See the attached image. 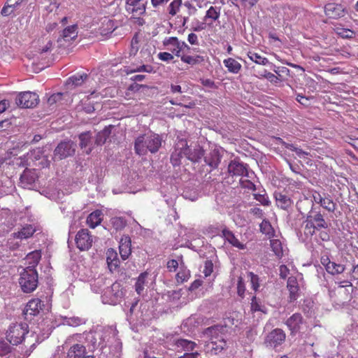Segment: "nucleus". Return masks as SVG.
<instances>
[{"mask_svg":"<svg viewBox=\"0 0 358 358\" xmlns=\"http://www.w3.org/2000/svg\"><path fill=\"white\" fill-rule=\"evenodd\" d=\"M178 57H180V60L182 62L189 64L191 66L201 64L205 61L204 57L201 55L192 56L189 55H185L184 53H180V56H179Z\"/></svg>","mask_w":358,"mask_h":358,"instance_id":"33","label":"nucleus"},{"mask_svg":"<svg viewBox=\"0 0 358 358\" xmlns=\"http://www.w3.org/2000/svg\"><path fill=\"white\" fill-rule=\"evenodd\" d=\"M189 276L190 273L189 270L180 268L179 272L176 274L177 282L179 283H182L185 281H187Z\"/></svg>","mask_w":358,"mask_h":358,"instance_id":"51","label":"nucleus"},{"mask_svg":"<svg viewBox=\"0 0 358 358\" xmlns=\"http://www.w3.org/2000/svg\"><path fill=\"white\" fill-rule=\"evenodd\" d=\"M92 236L87 229H80L76 236V246L81 251L89 250L92 245Z\"/></svg>","mask_w":358,"mask_h":358,"instance_id":"13","label":"nucleus"},{"mask_svg":"<svg viewBox=\"0 0 358 358\" xmlns=\"http://www.w3.org/2000/svg\"><path fill=\"white\" fill-rule=\"evenodd\" d=\"M155 278L147 271L141 273L135 284V291L152 290L155 288Z\"/></svg>","mask_w":358,"mask_h":358,"instance_id":"11","label":"nucleus"},{"mask_svg":"<svg viewBox=\"0 0 358 358\" xmlns=\"http://www.w3.org/2000/svg\"><path fill=\"white\" fill-rule=\"evenodd\" d=\"M287 288L289 291H298V282L295 277L291 276L287 280Z\"/></svg>","mask_w":358,"mask_h":358,"instance_id":"59","label":"nucleus"},{"mask_svg":"<svg viewBox=\"0 0 358 358\" xmlns=\"http://www.w3.org/2000/svg\"><path fill=\"white\" fill-rule=\"evenodd\" d=\"M305 323L301 313H296L290 316L286 320V325L291 331V335H295L299 333L301 329V326Z\"/></svg>","mask_w":358,"mask_h":358,"instance_id":"15","label":"nucleus"},{"mask_svg":"<svg viewBox=\"0 0 358 358\" xmlns=\"http://www.w3.org/2000/svg\"><path fill=\"white\" fill-rule=\"evenodd\" d=\"M222 237L234 247L240 250H244L245 248V245L238 241L231 231L224 228L222 229Z\"/></svg>","mask_w":358,"mask_h":358,"instance_id":"21","label":"nucleus"},{"mask_svg":"<svg viewBox=\"0 0 358 358\" xmlns=\"http://www.w3.org/2000/svg\"><path fill=\"white\" fill-rule=\"evenodd\" d=\"M163 45L172 54L177 57L180 56V53L186 49L190 50V47L185 42H180L176 36L166 37L162 41Z\"/></svg>","mask_w":358,"mask_h":358,"instance_id":"9","label":"nucleus"},{"mask_svg":"<svg viewBox=\"0 0 358 358\" xmlns=\"http://www.w3.org/2000/svg\"><path fill=\"white\" fill-rule=\"evenodd\" d=\"M221 15V7L210 6L203 17V21L199 23L192 29L194 31H200L206 27L211 28L214 27L216 22H220L219 19Z\"/></svg>","mask_w":358,"mask_h":358,"instance_id":"5","label":"nucleus"},{"mask_svg":"<svg viewBox=\"0 0 358 358\" xmlns=\"http://www.w3.org/2000/svg\"><path fill=\"white\" fill-rule=\"evenodd\" d=\"M41 258V253L40 250H34L29 252L25 258L26 268L35 269Z\"/></svg>","mask_w":358,"mask_h":358,"instance_id":"27","label":"nucleus"},{"mask_svg":"<svg viewBox=\"0 0 358 358\" xmlns=\"http://www.w3.org/2000/svg\"><path fill=\"white\" fill-rule=\"evenodd\" d=\"M39 102L38 95L32 92L27 91L18 93L16 99V104L21 108H31L36 106Z\"/></svg>","mask_w":358,"mask_h":358,"instance_id":"7","label":"nucleus"},{"mask_svg":"<svg viewBox=\"0 0 358 358\" xmlns=\"http://www.w3.org/2000/svg\"><path fill=\"white\" fill-rule=\"evenodd\" d=\"M224 331V327L220 325H214L206 328L204 330V335L210 338V341L216 339H220L223 337L222 331Z\"/></svg>","mask_w":358,"mask_h":358,"instance_id":"22","label":"nucleus"},{"mask_svg":"<svg viewBox=\"0 0 358 358\" xmlns=\"http://www.w3.org/2000/svg\"><path fill=\"white\" fill-rule=\"evenodd\" d=\"M11 346L5 341L0 340V356H5L11 352Z\"/></svg>","mask_w":358,"mask_h":358,"instance_id":"55","label":"nucleus"},{"mask_svg":"<svg viewBox=\"0 0 358 358\" xmlns=\"http://www.w3.org/2000/svg\"><path fill=\"white\" fill-rule=\"evenodd\" d=\"M166 296V300L170 302H176L178 300L180 299L182 296L181 292H166V294H163L162 298Z\"/></svg>","mask_w":358,"mask_h":358,"instance_id":"56","label":"nucleus"},{"mask_svg":"<svg viewBox=\"0 0 358 358\" xmlns=\"http://www.w3.org/2000/svg\"><path fill=\"white\" fill-rule=\"evenodd\" d=\"M312 198L315 203L320 204L324 210L329 213H334L336 210V203L334 201L329 195L324 194L322 196L319 192L313 190L311 192Z\"/></svg>","mask_w":358,"mask_h":358,"instance_id":"10","label":"nucleus"},{"mask_svg":"<svg viewBox=\"0 0 358 358\" xmlns=\"http://www.w3.org/2000/svg\"><path fill=\"white\" fill-rule=\"evenodd\" d=\"M204 155V150L199 145L192 149L187 145L186 139H179L175 146V151L171 154V161L173 166L180 164V159L185 157L193 162H199Z\"/></svg>","mask_w":358,"mask_h":358,"instance_id":"1","label":"nucleus"},{"mask_svg":"<svg viewBox=\"0 0 358 358\" xmlns=\"http://www.w3.org/2000/svg\"><path fill=\"white\" fill-rule=\"evenodd\" d=\"M101 221L102 212L99 210L93 211L87 218V224L92 229H94L96 227L99 225Z\"/></svg>","mask_w":358,"mask_h":358,"instance_id":"28","label":"nucleus"},{"mask_svg":"<svg viewBox=\"0 0 358 358\" xmlns=\"http://www.w3.org/2000/svg\"><path fill=\"white\" fill-rule=\"evenodd\" d=\"M311 220L317 225V227L320 229H327L328 227V224L320 212H317L315 215L311 214Z\"/></svg>","mask_w":358,"mask_h":358,"instance_id":"45","label":"nucleus"},{"mask_svg":"<svg viewBox=\"0 0 358 358\" xmlns=\"http://www.w3.org/2000/svg\"><path fill=\"white\" fill-rule=\"evenodd\" d=\"M282 145L285 146V148L295 152L299 158L307 159L308 156H310L309 152L303 150L302 149L294 145V144L283 142Z\"/></svg>","mask_w":358,"mask_h":358,"instance_id":"42","label":"nucleus"},{"mask_svg":"<svg viewBox=\"0 0 358 358\" xmlns=\"http://www.w3.org/2000/svg\"><path fill=\"white\" fill-rule=\"evenodd\" d=\"M247 55L251 61L257 64L265 66L268 63V60L266 57H262L261 55L254 51H249Z\"/></svg>","mask_w":358,"mask_h":358,"instance_id":"41","label":"nucleus"},{"mask_svg":"<svg viewBox=\"0 0 358 358\" xmlns=\"http://www.w3.org/2000/svg\"><path fill=\"white\" fill-rule=\"evenodd\" d=\"M106 261L109 269L112 271L116 270L120 264L117 253L113 248L108 249L106 252Z\"/></svg>","mask_w":358,"mask_h":358,"instance_id":"25","label":"nucleus"},{"mask_svg":"<svg viewBox=\"0 0 358 358\" xmlns=\"http://www.w3.org/2000/svg\"><path fill=\"white\" fill-rule=\"evenodd\" d=\"M207 346L210 349L211 352H213L215 355H217L226 348L227 342L225 341L224 338H220V339L210 341V343L208 344Z\"/></svg>","mask_w":358,"mask_h":358,"instance_id":"31","label":"nucleus"},{"mask_svg":"<svg viewBox=\"0 0 358 358\" xmlns=\"http://www.w3.org/2000/svg\"><path fill=\"white\" fill-rule=\"evenodd\" d=\"M248 276L250 280L252 289L255 291H257L259 287V278L258 275L252 272H248Z\"/></svg>","mask_w":358,"mask_h":358,"instance_id":"52","label":"nucleus"},{"mask_svg":"<svg viewBox=\"0 0 358 358\" xmlns=\"http://www.w3.org/2000/svg\"><path fill=\"white\" fill-rule=\"evenodd\" d=\"M182 4V0H173L168 6L169 14L173 17L176 15L180 10Z\"/></svg>","mask_w":358,"mask_h":358,"instance_id":"43","label":"nucleus"},{"mask_svg":"<svg viewBox=\"0 0 358 358\" xmlns=\"http://www.w3.org/2000/svg\"><path fill=\"white\" fill-rule=\"evenodd\" d=\"M162 138L157 134H145L138 136L134 142V150L138 155H145L148 152H157L162 145Z\"/></svg>","mask_w":358,"mask_h":358,"instance_id":"2","label":"nucleus"},{"mask_svg":"<svg viewBox=\"0 0 358 358\" xmlns=\"http://www.w3.org/2000/svg\"><path fill=\"white\" fill-rule=\"evenodd\" d=\"M140 41H139V36L138 34H135L133 36L131 41V49H130V55H135L137 52L139 50V45Z\"/></svg>","mask_w":358,"mask_h":358,"instance_id":"50","label":"nucleus"},{"mask_svg":"<svg viewBox=\"0 0 358 358\" xmlns=\"http://www.w3.org/2000/svg\"><path fill=\"white\" fill-rule=\"evenodd\" d=\"M313 199H310L306 196L300 198L296 203V208L301 214L310 213L314 205Z\"/></svg>","mask_w":358,"mask_h":358,"instance_id":"23","label":"nucleus"},{"mask_svg":"<svg viewBox=\"0 0 358 358\" xmlns=\"http://www.w3.org/2000/svg\"><path fill=\"white\" fill-rule=\"evenodd\" d=\"M113 228L116 231H122L127 226V220L122 217H113L110 220Z\"/></svg>","mask_w":358,"mask_h":358,"instance_id":"40","label":"nucleus"},{"mask_svg":"<svg viewBox=\"0 0 358 358\" xmlns=\"http://www.w3.org/2000/svg\"><path fill=\"white\" fill-rule=\"evenodd\" d=\"M205 162L213 169L218 166L221 161V155L218 150H211L208 155L204 157Z\"/></svg>","mask_w":358,"mask_h":358,"instance_id":"26","label":"nucleus"},{"mask_svg":"<svg viewBox=\"0 0 358 358\" xmlns=\"http://www.w3.org/2000/svg\"><path fill=\"white\" fill-rule=\"evenodd\" d=\"M87 77V74L85 73L73 75L68 78L66 80V85L74 87L80 86Z\"/></svg>","mask_w":358,"mask_h":358,"instance_id":"37","label":"nucleus"},{"mask_svg":"<svg viewBox=\"0 0 358 358\" xmlns=\"http://www.w3.org/2000/svg\"><path fill=\"white\" fill-rule=\"evenodd\" d=\"M324 13L330 18L338 19L345 15V10L341 4L329 3L324 6Z\"/></svg>","mask_w":358,"mask_h":358,"instance_id":"17","label":"nucleus"},{"mask_svg":"<svg viewBox=\"0 0 358 358\" xmlns=\"http://www.w3.org/2000/svg\"><path fill=\"white\" fill-rule=\"evenodd\" d=\"M75 145L72 141L61 142L55 150V155L59 159L71 156L75 152Z\"/></svg>","mask_w":358,"mask_h":358,"instance_id":"16","label":"nucleus"},{"mask_svg":"<svg viewBox=\"0 0 358 358\" xmlns=\"http://www.w3.org/2000/svg\"><path fill=\"white\" fill-rule=\"evenodd\" d=\"M286 334L281 329L276 328L269 332L264 338V344L267 348L275 349L285 341Z\"/></svg>","mask_w":358,"mask_h":358,"instance_id":"8","label":"nucleus"},{"mask_svg":"<svg viewBox=\"0 0 358 358\" xmlns=\"http://www.w3.org/2000/svg\"><path fill=\"white\" fill-rule=\"evenodd\" d=\"M213 272V263L211 260H206L204 262L203 273L206 277L210 276Z\"/></svg>","mask_w":358,"mask_h":358,"instance_id":"57","label":"nucleus"},{"mask_svg":"<svg viewBox=\"0 0 358 358\" xmlns=\"http://www.w3.org/2000/svg\"><path fill=\"white\" fill-rule=\"evenodd\" d=\"M28 327L27 322L12 324L6 332L7 341L13 345L22 343L25 335L29 333Z\"/></svg>","mask_w":358,"mask_h":358,"instance_id":"3","label":"nucleus"},{"mask_svg":"<svg viewBox=\"0 0 358 358\" xmlns=\"http://www.w3.org/2000/svg\"><path fill=\"white\" fill-rule=\"evenodd\" d=\"M349 305L354 308L358 309V292H351Z\"/></svg>","mask_w":358,"mask_h":358,"instance_id":"64","label":"nucleus"},{"mask_svg":"<svg viewBox=\"0 0 358 358\" xmlns=\"http://www.w3.org/2000/svg\"><path fill=\"white\" fill-rule=\"evenodd\" d=\"M36 231L35 228L31 224H26L19 231L13 233L14 238L19 239H27L32 236Z\"/></svg>","mask_w":358,"mask_h":358,"instance_id":"29","label":"nucleus"},{"mask_svg":"<svg viewBox=\"0 0 358 358\" xmlns=\"http://www.w3.org/2000/svg\"><path fill=\"white\" fill-rule=\"evenodd\" d=\"M180 345L183 347L186 350L192 351L194 349L196 343L187 340H180L178 341Z\"/></svg>","mask_w":358,"mask_h":358,"instance_id":"61","label":"nucleus"},{"mask_svg":"<svg viewBox=\"0 0 358 358\" xmlns=\"http://www.w3.org/2000/svg\"><path fill=\"white\" fill-rule=\"evenodd\" d=\"M78 26L73 24L64 29L61 34V38H58L57 42L60 43L62 41H74L78 36Z\"/></svg>","mask_w":358,"mask_h":358,"instance_id":"19","label":"nucleus"},{"mask_svg":"<svg viewBox=\"0 0 358 358\" xmlns=\"http://www.w3.org/2000/svg\"><path fill=\"white\" fill-rule=\"evenodd\" d=\"M80 146L81 148H86L91 140V136L90 132L82 133L79 136Z\"/></svg>","mask_w":358,"mask_h":358,"instance_id":"53","label":"nucleus"},{"mask_svg":"<svg viewBox=\"0 0 358 358\" xmlns=\"http://www.w3.org/2000/svg\"><path fill=\"white\" fill-rule=\"evenodd\" d=\"M110 134V129L109 128H105L100 132H99L96 137L95 143L97 145H102L106 143L107 138Z\"/></svg>","mask_w":358,"mask_h":358,"instance_id":"48","label":"nucleus"},{"mask_svg":"<svg viewBox=\"0 0 358 358\" xmlns=\"http://www.w3.org/2000/svg\"><path fill=\"white\" fill-rule=\"evenodd\" d=\"M275 198L277 206L283 210L288 209L292 204V199L280 192L275 193Z\"/></svg>","mask_w":358,"mask_h":358,"instance_id":"32","label":"nucleus"},{"mask_svg":"<svg viewBox=\"0 0 358 358\" xmlns=\"http://www.w3.org/2000/svg\"><path fill=\"white\" fill-rule=\"evenodd\" d=\"M270 245L277 258L281 259L285 252L281 241L278 239H271L270 240Z\"/></svg>","mask_w":358,"mask_h":358,"instance_id":"36","label":"nucleus"},{"mask_svg":"<svg viewBox=\"0 0 358 358\" xmlns=\"http://www.w3.org/2000/svg\"><path fill=\"white\" fill-rule=\"evenodd\" d=\"M123 297V292H103L101 301L104 304L115 306L120 303Z\"/></svg>","mask_w":358,"mask_h":358,"instance_id":"20","label":"nucleus"},{"mask_svg":"<svg viewBox=\"0 0 358 358\" xmlns=\"http://www.w3.org/2000/svg\"><path fill=\"white\" fill-rule=\"evenodd\" d=\"M158 58L164 62H170L173 59V54L168 52H161L157 55Z\"/></svg>","mask_w":358,"mask_h":358,"instance_id":"63","label":"nucleus"},{"mask_svg":"<svg viewBox=\"0 0 358 358\" xmlns=\"http://www.w3.org/2000/svg\"><path fill=\"white\" fill-rule=\"evenodd\" d=\"M257 334V331L253 327H249L245 331V336L249 342H252L255 340Z\"/></svg>","mask_w":358,"mask_h":358,"instance_id":"62","label":"nucleus"},{"mask_svg":"<svg viewBox=\"0 0 358 358\" xmlns=\"http://www.w3.org/2000/svg\"><path fill=\"white\" fill-rule=\"evenodd\" d=\"M35 180L34 173L29 170H25L20 176V182L24 185H31Z\"/></svg>","mask_w":358,"mask_h":358,"instance_id":"47","label":"nucleus"},{"mask_svg":"<svg viewBox=\"0 0 358 358\" xmlns=\"http://www.w3.org/2000/svg\"><path fill=\"white\" fill-rule=\"evenodd\" d=\"M146 5L147 1L144 0H126L125 8L134 17H138L145 13Z\"/></svg>","mask_w":358,"mask_h":358,"instance_id":"12","label":"nucleus"},{"mask_svg":"<svg viewBox=\"0 0 358 358\" xmlns=\"http://www.w3.org/2000/svg\"><path fill=\"white\" fill-rule=\"evenodd\" d=\"M184 6L186 8L189 16L195 15L197 14L198 9L196 6L193 4V2L190 1H185L184 3Z\"/></svg>","mask_w":358,"mask_h":358,"instance_id":"54","label":"nucleus"},{"mask_svg":"<svg viewBox=\"0 0 358 358\" xmlns=\"http://www.w3.org/2000/svg\"><path fill=\"white\" fill-rule=\"evenodd\" d=\"M251 310L252 312L260 311L264 313H266V307L262 303V301L259 299H257L256 296H252L251 300Z\"/></svg>","mask_w":358,"mask_h":358,"instance_id":"46","label":"nucleus"},{"mask_svg":"<svg viewBox=\"0 0 358 358\" xmlns=\"http://www.w3.org/2000/svg\"><path fill=\"white\" fill-rule=\"evenodd\" d=\"M124 71L127 74H131L136 72L152 73L154 72V69L151 65L142 64L136 66L133 65L130 66H125Z\"/></svg>","mask_w":358,"mask_h":358,"instance_id":"35","label":"nucleus"},{"mask_svg":"<svg viewBox=\"0 0 358 358\" xmlns=\"http://www.w3.org/2000/svg\"><path fill=\"white\" fill-rule=\"evenodd\" d=\"M50 308L49 303H44L41 299H33L27 303L22 315L25 321L31 322L34 316H37L41 312L49 311Z\"/></svg>","mask_w":358,"mask_h":358,"instance_id":"4","label":"nucleus"},{"mask_svg":"<svg viewBox=\"0 0 358 358\" xmlns=\"http://www.w3.org/2000/svg\"><path fill=\"white\" fill-rule=\"evenodd\" d=\"M120 255L123 260H126L131 254V240L128 235H123L120 241Z\"/></svg>","mask_w":358,"mask_h":358,"instance_id":"18","label":"nucleus"},{"mask_svg":"<svg viewBox=\"0 0 358 358\" xmlns=\"http://www.w3.org/2000/svg\"><path fill=\"white\" fill-rule=\"evenodd\" d=\"M345 269V266L341 264H336V262H331V263L326 268V271L331 275H338L343 273Z\"/></svg>","mask_w":358,"mask_h":358,"instance_id":"39","label":"nucleus"},{"mask_svg":"<svg viewBox=\"0 0 358 358\" xmlns=\"http://www.w3.org/2000/svg\"><path fill=\"white\" fill-rule=\"evenodd\" d=\"M224 66L227 69L228 71L232 73H238L241 69V64L235 59L229 57L224 59Z\"/></svg>","mask_w":358,"mask_h":358,"instance_id":"34","label":"nucleus"},{"mask_svg":"<svg viewBox=\"0 0 358 358\" xmlns=\"http://www.w3.org/2000/svg\"><path fill=\"white\" fill-rule=\"evenodd\" d=\"M224 327L232 325L237 327L240 324L239 320L238 319V314L236 313H229V315L224 317Z\"/></svg>","mask_w":358,"mask_h":358,"instance_id":"44","label":"nucleus"},{"mask_svg":"<svg viewBox=\"0 0 358 358\" xmlns=\"http://www.w3.org/2000/svg\"><path fill=\"white\" fill-rule=\"evenodd\" d=\"M64 96L63 93L57 92L52 94L48 99V103L50 106L57 103V102H59L62 101V97Z\"/></svg>","mask_w":358,"mask_h":358,"instance_id":"58","label":"nucleus"},{"mask_svg":"<svg viewBox=\"0 0 358 358\" xmlns=\"http://www.w3.org/2000/svg\"><path fill=\"white\" fill-rule=\"evenodd\" d=\"M313 306V301L310 298H306L303 299V303L301 305V308L303 313H306L310 311V310Z\"/></svg>","mask_w":358,"mask_h":358,"instance_id":"60","label":"nucleus"},{"mask_svg":"<svg viewBox=\"0 0 358 358\" xmlns=\"http://www.w3.org/2000/svg\"><path fill=\"white\" fill-rule=\"evenodd\" d=\"M38 328L41 329L42 339L43 340L48 338L55 327L50 320H43V323L39 324Z\"/></svg>","mask_w":358,"mask_h":358,"instance_id":"38","label":"nucleus"},{"mask_svg":"<svg viewBox=\"0 0 358 358\" xmlns=\"http://www.w3.org/2000/svg\"><path fill=\"white\" fill-rule=\"evenodd\" d=\"M303 223L305 224L304 234L306 236H313L315 234L316 231L320 230V227H317V225L314 222V221H312L311 214L307 215Z\"/></svg>","mask_w":358,"mask_h":358,"instance_id":"30","label":"nucleus"},{"mask_svg":"<svg viewBox=\"0 0 358 358\" xmlns=\"http://www.w3.org/2000/svg\"><path fill=\"white\" fill-rule=\"evenodd\" d=\"M229 175L232 176H247L248 177V165L243 164L238 158L231 160L227 168Z\"/></svg>","mask_w":358,"mask_h":358,"instance_id":"14","label":"nucleus"},{"mask_svg":"<svg viewBox=\"0 0 358 358\" xmlns=\"http://www.w3.org/2000/svg\"><path fill=\"white\" fill-rule=\"evenodd\" d=\"M19 283L22 291H34L38 285V273L36 269L24 268L20 273Z\"/></svg>","mask_w":358,"mask_h":358,"instance_id":"6","label":"nucleus"},{"mask_svg":"<svg viewBox=\"0 0 358 358\" xmlns=\"http://www.w3.org/2000/svg\"><path fill=\"white\" fill-rule=\"evenodd\" d=\"M64 323L71 327H78L85 323V320L79 317H64Z\"/></svg>","mask_w":358,"mask_h":358,"instance_id":"49","label":"nucleus"},{"mask_svg":"<svg viewBox=\"0 0 358 358\" xmlns=\"http://www.w3.org/2000/svg\"><path fill=\"white\" fill-rule=\"evenodd\" d=\"M86 357V348L81 344H74L67 352V358H85Z\"/></svg>","mask_w":358,"mask_h":358,"instance_id":"24","label":"nucleus"}]
</instances>
